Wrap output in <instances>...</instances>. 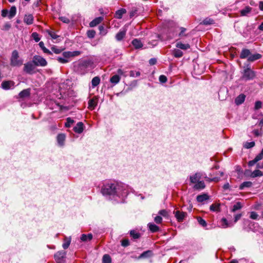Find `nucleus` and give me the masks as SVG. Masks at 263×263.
I'll return each mask as SVG.
<instances>
[{"label": "nucleus", "mask_w": 263, "mask_h": 263, "mask_svg": "<svg viewBox=\"0 0 263 263\" xmlns=\"http://www.w3.org/2000/svg\"><path fill=\"white\" fill-rule=\"evenodd\" d=\"M101 192L104 195L110 197L118 202H122L128 194L127 186L116 182H108L103 185Z\"/></svg>", "instance_id": "f257e3e1"}, {"label": "nucleus", "mask_w": 263, "mask_h": 263, "mask_svg": "<svg viewBox=\"0 0 263 263\" xmlns=\"http://www.w3.org/2000/svg\"><path fill=\"white\" fill-rule=\"evenodd\" d=\"M81 51H65L63 52L62 57H58L57 60L60 63L66 64L70 61V58L72 57H77L80 55Z\"/></svg>", "instance_id": "f03ea898"}, {"label": "nucleus", "mask_w": 263, "mask_h": 263, "mask_svg": "<svg viewBox=\"0 0 263 263\" xmlns=\"http://www.w3.org/2000/svg\"><path fill=\"white\" fill-rule=\"evenodd\" d=\"M91 64L89 60H81L74 65V68L76 71L81 74H84L86 72V69Z\"/></svg>", "instance_id": "7ed1b4c3"}, {"label": "nucleus", "mask_w": 263, "mask_h": 263, "mask_svg": "<svg viewBox=\"0 0 263 263\" xmlns=\"http://www.w3.org/2000/svg\"><path fill=\"white\" fill-rule=\"evenodd\" d=\"M23 60L19 59L18 52L14 50L12 53L10 59V64L12 66H20L23 64Z\"/></svg>", "instance_id": "20e7f679"}, {"label": "nucleus", "mask_w": 263, "mask_h": 263, "mask_svg": "<svg viewBox=\"0 0 263 263\" xmlns=\"http://www.w3.org/2000/svg\"><path fill=\"white\" fill-rule=\"evenodd\" d=\"M243 78L247 80L253 79L256 76L255 72L251 69L250 66L248 64L246 67H244Z\"/></svg>", "instance_id": "39448f33"}, {"label": "nucleus", "mask_w": 263, "mask_h": 263, "mask_svg": "<svg viewBox=\"0 0 263 263\" xmlns=\"http://www.w3.org/2000/svg\"><path fill=\"white\" fill-rule=\"evenodd\" d=\"M32 63L36 66L45 67L47 65V62L40 55H35L33 57Z\"/></svg>", "instance_id": "423d86ee"}, {"label": "nucleus", "mask_w": 263, "mask_h": 263, "mask_svg": "<svg viewBox=\"0 0 263 263\" xmlns=\"http://www.w3.org/2000/svg\"><path fill=\"white\" fill-rule=\"evenodd\" d=\"M174 214H175V217H176V219L179 222L183 221L187 215L186 212L180 211L179 210L174 211Z\"/></svg>", "instance_id": "0eeeda50"}, {"label": "nucleus", "mask_w": 263, "mask_h": 263, "mask_svg": "<svg viewBox=\"0 0 263 263\" xmlns=\"http://www.w3.org/2000/svg\"><path fill=\"white\" fill-rule=\"evenodd\" d=\"M66 253L64 251H59L54 254V259L57 263H64V258Z\"/></svg>", "instance_id": "6e6552de"}, {"label": "nucleus", "mask_w": 263, "mask_h": 263, "mask_svg": "<svg viewBox=\"0 0 263 263\" xmlns=\"http://www.w3.org/2000/svg\"><path fill=\"white\" fill-rule=\"evenodd\" d=\"M34 64L32 62H27L24 64V71L29 74H32L34 70Z\"/></svg>", "instance_id": "1a4fd4ad"}, {"label": "nucleus", "mask_w": 263, "mask_h": 263, "mask_svg": "<svg viewBox=\"0 0 263 263\" xmlns=\"http://www.w3.org/2000/svg\"><path fill=\"white\" fill-rule=\"evenodd\" d=\"M263 159V149H262L260 153L257 155L256 157L251 161L248 162V165L250 166L254 165L256 162Z\"/></svg>", "instance_id": "9d476101"}, {"label": "nucleus", "mask_w": 263, "mask_h": 263, "mask_svg": "<svg viewBox=\"0 0 263 263\" xmlns=\"http://www.w3.org/2000/svg\"><path fill=\"white\" fill-rule=\"evenodd\" d=\"M30 95V89L28 88L26 89H24L22 91H21L18 96L17 97V98L22 99H24L25 98H28Z\"/></svg>", "instance_id": "9b49d317"}, {"label": "nucleus", "mask_w": 263, "mask_h": 263, "mask_svg": "<svg viewBox=\"0 0 263 263\" xmlns=\"http://www.w3.org/2000/svg\"><path fill=\"white\" fill-rule=\"evenodd\" d=\"M14 82L12 81H5L2 83V87L5 90L12 88L14 85Z\"/></svg>", "instance_id": "f8f14e48"}, {"label": "nucleus", "mask_w": 263, "mask_h": 263, "mask_svg": "<svg viewBox=\"0 0 263 263\" xmlns=\"http://www.w3.org/2000/svg\"><path fill=\"white\" fill-rule=\"evenodd\" d=\"M84 130V124L82 122H78L73 127V131L78 134H81Z\"/></svg>", "instance_id": "ddd939ff"}, {"label": "nucleus", "mask_w": 263, "mask_h": 263, "mask_svg": "<svg viewBox=\"0 0 263 263\" xmlns=\"http://www.w3.org/2000/svg\"><path fill=\"white\" fill-rule=\"evenodd\" d=\"M201 179V175L200 173H197L190 176V181L192 183H195L200 181Z\"/></svg>", "instance_id": "4468645a"}, {"label": "nucleus", "mask_w": 263, "mask_h": 263, "mask_svg": "<svg viewBox=\"0 0 263 263\" xmlns=\"http://www.w3.org/2000/svg\"><path fill=\"white\" fill-rule=\"evenodd\" d=\"M34 17L32 14H25L24 17V22L27 25H31L33 23Z\"/></svg>", "instance_id": "2eb2a0df"}, {"label": "nucleus", "mask_w": 263, "mask_h": 263, "mask_svg": "<svg viewBox=\"0 0 263 263\" xmlns=\"http://www.w3.org/2000/svg\"><path fill=\"white\" fill-rule=\"evenodd\" d=\"M103 20V17L102 16H99L95 18L89 23V26L91 27H94L96 26L97 25L101 23Z\"/></svg>", "instance_id": "dca6fc26"}, {"label": "nucleus", "mask_w": 263, "mask_h": 263, "mask_svg": "<svg viewBox=\"0 0 263 263\" xmlns=\"http://www.w3.org/2000/svg\"><path fill=\"white\" fill-rule=\"evenodd\" d=\"M153 256V251L151 250H147L143 252L142 253L140 254V255L138 257V259L141 258H147L151 257Z\"/></svg>", "instance_id": "f3484780"}, {"label": "nucleus", "mask_w": 263, "mask_h": 263, "mask_svg": "<svg viewBox=\"0 0 263 263\" xmlns=\"http://www.w3.org/2000/svg\"><path fill=\"white\" fill-rule=\"evenodd\" d=\"M194 184H195L193 186V189L195 190L200 191L203 189L205 186L204 182L203 181H200Z\"/></svg>", "instance_id": "a211bd4d"}, {"label": "nucleus", "mask_w": 263, "mask_h": 263, "mask_svg": "<svg viewBox=\"0 0 263 263\" xmlns=\"http://www.w3.org/2000/svg\"><path fill=\"white\" fill-rule=\"evenodd\" d=\"M251 53L249 49H243L240 53V58L241 59L249 58Z\"/></svg>", "instance_id": "6ab92c4d"}, {"label": "nucleus", "mask_w": 263, "mask_h": 263, "mask_svg": "<svg viewBox=\"0 0 263 263\" xmlns=\"http://www.w3.org/2000/svg\"><path fill=\"white\" fill-rule=\"evenodd\" d=\"M262 55L259 53H255L254 54H251L249 58L247 59V60L248 62H253L260 59Z\"/></svg>", "instance_id": "aec40b11"}, {"label": "nucleus", "mask_w": 263, "mask_h": 263, "mask_svg": "<svg viewBox=\"0 0 263 263\" xmlns=\"http://www.w3.org/2000/svg\"><path fill=\"white\" fill-rule=\"evenodd\" d=\"M246 96L244 94L239 95L235 100V103L237 105L241 104L245 100Z\"/></svg>", "instance_id": "412c9836"}, {"label": "nucleus", "mask_w": 263, "mask_h": 263, "mask_svg": "<svg viewBox=\"0 0 263 263\" xmlns=\"http://www.w3.org/2000/svg\"><path fill=\"white\" fill-rule=\"evenodd\" d=\"M132 44L136 49H139L142 48L143 46V44L141 41L137 39H135L133 40Z\"/></svg>", "instance_id": "4be33fe9"}, {"label": "nucleus", "mask_w": 263, "mask_h": 263, "mask_svg": "<svg viewBox=\"0 0 263 263\" xmlns=\"http://www.w3.org/2000/svg\"><path fill=\"white\" fill-rule=\"evenodd\" d=\"M65 135L64 134H60L57 136V141L60 146H63L65 140Z\"/></svg>", "instance_id": "5701e85b"}, {"label": "nucleus", "mask_w": 263, "mask_h": 263, "mask_svg": "<svg viewBox=\"0 0 263 263\" xmlns=\"http://www.w3.org/2000/svg\"><path fill=\"white\" fill-rule=\"evenodd\" d=\"M176 47L182 50H187L190 48V45L189 44H183L179 42L176 43Z\"/></svg>", "instance_id": "b1692460"}, {"label": "nucleus", "mask_w": 263, "mask_h": 263, "mask_svg": "<svg viewBox=\"0 0 263 263\" xmlns=\"http://www.w3.org/2000/svg\"><path fill=\"white\" fill-rule=\"evenodd\" d=\"M120 79L121 78L119 75L115 74L110 78V82L115 85L120 82Z\"/></svg>", "instance_id": "393cba45"}, {"label": "nucleus", "mask_w": 263, "mask_h": 263, "mask_svg": "<svg viewBox=\"0 0 263 263\" xmlns=\"http://www.w3.org/2000/svg\"><path fill=\"white\" fill-rule=\"evenodd\" d=\"M209 198V196L206 194L199 195L197 196L196 199L198 202H202L205 200H208Z\"/></svg>", "instance_id": "a878e982"}, {"label": "nucleus", "mask_w": 263, "mask_h": 263, "mask_svg": "<svg viewBox=\"0 0 263 263\" xmlns=\"http://www.w3.org/2000/svg\"><path fill=\"white\" fill-rule=\"evenodd\" d=\"M126 30H120L116 35V39L117 41H121L125 36Z\"/></svg>", "instance_id": "bb28decb"}, {"label": "nucleus", "mask_w": 263, "mask_h": 263, "mask_svg": "<svg viewBox=\"0 0 263 263\" xmlns=\"http://www.w3.org/2000/svg\"><path fill=\"white\" fill-rule=\"evenodd\" d=\"M220 204L219 203H213L210 205V210L212 212H218L220 211Z\"/></svg>", "instance_id": "cd10ccee"}, {"label": "nucleus", "mask_w": 263, "mask_h": 263, "mask_svg": "<svg viewBox=\"0 0 263 263\" xmlns=\"http://www.w3.org/2000/svg\"><path fill=\"white\" fill-rule=\"evenodd\" d=\"M126 11L124 8H121L116 11L115 13V17L117 18L120 19L122 17L124 14L126 13Z\"/></svg>", "instance_id": "c85d7f7f"}, {"label": "nucleus", "mask_w": 263, "mask_h": 263, "mask_svg": "<svg viewBox=\"0 0 263 263\" xmlns=\"http://www.w3.org/2000/svg\"><path fill=\"white\" fill-rule=\"evenodd\" d=\"M252 8L249 6H246L244 9L240 10V14L242 16H246L250 13Z\"/></svg>", "instance_id": "c756f323"}, {"label": "nucleus", "mask_w": 263, "mask_h": 263, "mask_svg": "<svg viewBox=\"0 0 263 263\" xmlns=\"http://www.w3.org/2000/svg\"><path fill=\"white\" fill-rule=\"evenodd\" d=\"M92 239V235L91 233L88 234H82L81 236V240L82 241H90Z\"/></svg>", "instance_id": "7c9ffc66"}, {"label": "nucleus", "mask_w": 263, "mask_h": 263, "mask_svg": "<svg viewBox=\"0 0 263 263\" xmlns=\"http://www.w3.org/2000/svg\"><path fill=\"white\" fill-rule=\"evenodd\" d=\"M39 45L40 47L42 49L43 51L45 53L48 54L49 55L52 54L51 51H50L49 49L46 48L44 46V43L43 42L41 41L39 43Z\"/></svg>", "instance_id": "2f4dec72"}, {"label": "nucleus", "mask_w": 263, "mask_h": 263, "mask_svg": "<svg viewBox=\"0 0 263 263\" xmlns=\"http://www.w3.org/2000/svg\"><path fill=\"white\" fill-rule=\"evenodd\" d=\"M148 227L149 228V230L152 232L155 233L156 232H158L159 230V228L156 224L152 223H149L148 224Z\"/></svg>", "instance_id": "473e14b6"}, {"label": "nucleus", "mask_w": 263, "mask_h": 263, "mask_svg": "<svg viewBox=\"0 0 263 263\" xmlns=\"http://www.w3.org/2000/svg\"><path fill=\"white\" fill-rule=\"evenodd\" d=\"M9 14H8V17L9 18H13L15 15H16V8L15 7V6H12L11 8H10V9L9 10V11L8 12Z\"/></svg>", "instance_id": "72a5a7b5"}, {"label": "nucleus", "mask_w": 263, "mask_h": 263, "mask_svg": "<svg viewBox=\"0 0 263 263\" xmlns=\"http://www.w3.org/2000/svg\"><path fill=\"white\" fill-rule=\"evenodd\" d=\"M219 227L222 228L228 227L229 223L228 220L225 218H222L219 222Z\"/></svg>", "instance_id": "f704fd0d"}, {"label": "nucleus", "mask_w": 263, "mask_h": 263, "mask_svg": "<svg viewBox=\"0 0 263 263\" xmlns=\"http://www.w3.org/2000/svg\"><path fill=\"white\" fill-rule=\"evenodd\" d=\"M97 105V99L96 98H92L90 99L88 101V107L91 109H94L96 106Z\"/></svg>", "instance_id": "c9c22d12"}, {"label": "nucleus", "mask_w": 263, "mask_h": 263, "mask_svg": "<svg viewBox=\"0 0 263 263\" xmlns=\"http://www.w3.org/2000/svg\"><path fill=\"white\" fill-rule=\"evenodd\" d=\"M183 53L182 51L178 49H174L173 50V55L177 58H179L182 57Z\"/></svg>", "instance_id": "e433bc0d"}, {"label": "nucleus", "mask_w": 263, "mask_h": 263, "mask_svg": "<svg viewBox=\"0 0 263 263\" xmlns=\"http://www.w3.org/2000/svg\"><path fill=\"white\" fill-rule=\"evenodd\" d=\"M130 236L134 239H137L140 237V234L135 230H131L129 232Z\"/></svg>", "instance_id": "4c0bfd02"}, {"label": "nucleus", "mask_w": 263, "mask_h": 263, "mask_svg": "<svg viewBox=\"0 0 263 263\" xmlns=\"http://www.w3.org/2000/svg\"><path fill=\"white\" fill-rule=\"evenodd\" d=\"M100 82V79L99 77H94L91 81V85L93 88L97 86Z\"/></svg>", "instance_id": "58836bf2"}, {"label": "nucleus", "mask_w": 263, "mask_h": 263, "mask_svg": "<svg viewBox=\"0 0 263 263\" xmlns=\"http://www.w3.org/2000/svg\"><path fill=\"white\" fill-rule=\"evenodd\" d=\"M71 242V237H66L64 239V242L63 244V248L64 249H67Z\"/></svg>", "instance_id": "ea45409f"}, {"label": "nucleus", "mask_w": 263, "mask_h": 263, "mask_svg": "<svg viewBox=\"0 0 263 263\" xmlns=\"http://www.w3.org/2000/svg\"><path fill=\"white\" fill-rule=\"evenodd\" d=\"M242 204L240 202H237L233 206L232 209H231V212H234L238 210H240L242 208Z\"/></svg>", "instance_id": "a19ab883"}, {"label": "nucleus", "mask_w": 263, "mask_h": 263, "mask_svg": "<svg viewBox=\"0 0 263 263\" xmlns=\"http://www.w3.org/2000/svg\"><path fill=\"white\" fill-rule=\"evenodd\" d=\"M252 185V183L251 181L243 182L239 186L240 190H243L245 187H251Z\"/></svg>", "instance_id": "79ce46f5"}, {"label": "nucleus", "mask_w": 263, "mask_h": 263, "mask_svg": "<svg viewBox=\"0 0 263 263\" xmlns=\"http://www.w3.org/2000/svg\"><path fill=\"white\" fill-rule=\"evenodd\" d=\"M111 259L108 254H105L103 256L102 263H111Z\"/></svg>", "instance_id": "37998d69"}, {"label": "nucleus", "mask_w": 263, "mask_h": 263, "mask_svg": "<svg viewBox=\"0 0 263 263\" xmlns=\"http://www.w3.org/2000/svg\"><path fill=\"white\" fill-rule=\"evenodd\" d=\"M46 31L50 36V37L53 40H55L59 37V35H58L54 31L52 30H47Z\"/></svg>", "instance_id": "c03bdc74"}, {"label": "nucleus", "mask_w": 263, "mask_h": 263, "mask_svg": "<svg viewBox=\"0 0 263 263\" xmlns=\"http://www.w3.org/2000/svg\"><path fill=\"white\" fill-rule=\"evenodd\" d=\"M262 175V172L258 170L254 171L251 174V176L253 178L258 176H261Z\"/></svg>", "instance_id": "a18cd8bd"}, {"label": "nucleus", "mask_w": 263, "mask_h": 263, "mask_svg": "<svg viewBox=\"0 0 263 263\" xmlns=\"http://www.w3.org/2000/svg\"><path fill=\"white\" fill-rule=\"evenodd\" d=\"M74 123V120L70 118H67L66 119V122L65 123V126L66 127H70L71 125Z\"/></svg>", "instance_id": "49530a36"}, {"label": "nucleus", "mask_w": 263, "mask_h": 263, "mask_svg": "<svg viewBox=\"0 0 263 263\" xmlns=\"http://www.w3.org/2000/svg\"><path fill=\"white\" fill-rule=\"evenodd\" d=\"M213 23L214 20L210 18H205L201 23V24L206 25L213 24Z\"/></svg>", "instance_id": "de8ad7c7"}, {"label": "nucleus", "mask_w": 263, "mask_h": 263, "mask_svg": "<svg viewBox=\"0 0 263 263\" xmlns=\"http://www.w3.org/2000/svg\"><path fill=\"white\" fill-rule=\"evenodd\" d=\"M197 221H198V223L202 227H204L206 226V221L203 218H202L201 217H197Z\"/></svg>", "instance_id": "09e8293b"}, {"label": "nucleus", "mask_w": 263, "mask_h": 263, "mask_svg": "<svg viewBox=\"0 0 263 263\" xmlns=\"http://www.w3.org/2000/svg\"><path fill=\"white\" fill-rule=\"evenodd\" d=\"M51 50L55 53L56 54H59L61 52H62L63 49H60V48H58L57 47H56L55 46H53L52 47H51Z\"/></svg>", "instance_id": "8fccbe9b"}, {"label": "nucleus", "mask_w": 263, "mask_h": 263, "mask_svg": "<svg viewBox=\"0 0 263 263\" xmlns=\"http://www.w3.org/2000/svg\"><path fill=\"white\" fill-rule=\"evenodd\" d=\"M31 36L36 42H38L40 40L39 34L37 32H33Z\"/></svg>", "instance_id": "3c124183"}, {"label": "nucleus", "mask_w": 263, "mask_h": 263, "mask_svg": "<svg viewBox=\"0 0 263 263\" xmlns=\"http://www.w3.org/2000/svg\"><path fill=\"white\" fill-rule=\"evenodd\" d=\"M87 36L89 38H93L96 34V31L93 30H88L87 32Z\"/></svg>", "instance_id": "603ef678"}, {"label": "nucleus", "mask_w": 263, "mask_h": 263, "mask_svg": "<svg viewBox=\"0 0 263 263\" xmlns=\"http://www.w3.org/2000/svg\"><path fill=\"white\" fill-rule=\"evenodd\" d=\"M262 102L260 101H257L255 103L254 110H258L261 108Z\"/></svg>", "instance_id": "864d4df0"}, {"label": "nucleus", "mask_w": 263, "mask_h": 263, "mask_svg": "<svg viewBox=\"0 0 263 263\" xmlns=\"http://www.w3.org/2000/svg\"><path fill=\"white\" fill-rule=\"evenodd\" d=\"M140 72L139 71L132 70L130 71V76L132 77H137L140 76Z\"/></svg>", "instance_id": "5fc2aeb1"}, {"label": "nucleus", "mask_w": 263, "mask_h": 263, "mask_svg": "<svg viewBox=\"0 0 263 263\" xmlns=\"http://www.w3.org/2000/svg\"><path fill=\"white\" fill-rule=\"evenodd\" d=\"M225 91H226V90H225V88H221L220 89V90H219V98L221 100H224L225 99L224 97H223L221 96V95L223 93H224Z\"/></svg>", "instance_id": "6e6d98bb"}, {"label": "nucleus", "mask_w": 263, "mask_h": 263, "mask_svg": "<svg viewBox=\"0 0 263 263\" xmlns=\"http://www.w3.org/2000/svg\"><path fill=\"white\" fill-rule=\"evenodd\" d=\"M255 146V142L254 141L247 142L244 145L245 148H252Z\"/></svg>", "instance_id": "4d7b16f0"}, {"label": "nucleus", "mask_w": 263, "mask_h": 263, "mask_svg": "<svg viewBox=\"0 0 263 263\" xmlns=\"http://www.w3.org/2000/svg\"><path fill=\"white\" fill-rule=\"evenodd\" d=\"M129 244V241L127 239H124L121 241V245L124 247L128 246Z\"/></svg>", "instance_id": "13d9d810"}, {"label": "nucleus", "mask_w": 263, "mask_h": 263, "mask_svg": "<svg viewBox=\"0 0 263 263\" xmlns=\"http://www.w3.org/2000/svg\"><path fill=\"white\" fill-rule=\"evenodd\" d=\"M253 134L256 137L260 136L262 135V130L261 129L260 130L258 129H254L253 130Z\"/></svg>", "instance_id": "bf43d9fd"}, {"label": "nucleus", "mask_w": 263, "mask_h": 263, "mask_svg": "<svg viewBox=\"0 0 263 263\" xmlns=\"http://www.w3.org/2000/svg\"><path fill=\"white\" fill-rule=\"evenodd\" d=\"M99 29L100 32V34L104 35L106 34L107 31L105 29L104 27L103 26H100L99 27Z\"/></svg>", "instance_id": "052dcab7"}, {"label": "nucleus", "mask_w": 263, "mask_h": 263, "mask_svg": "<svg viewBox=\"0 0 263 263\" xmlns=\"http://www.w3.org/2000/svg\"><path fill=\"white\" fill-rule=\"evenodd\" d=\"M155 222L157 224H160L162 221V218L160 216H157L154 219Z\"/></svg>", "instance_id": "680f3d73"}, {"label": "nucleus", "mask_w": 263, "mask_h": 263, "mask_svg": "<svg viewBox=\"0 0 263 263\" xmlns=\"http://www.w3.org/2000/svg\"><path fill=\"white\" fill-rule=\"evenodd\" d=\"M258 217V215L255 212H251L250 217L252 219H257Z\"/></svg>", "instance_id": "e2e57ef3"}, {"label": "nucleus", "mask_w": 263, "mask_h": 263, "mask_svg": "<svg viewBox=\"0 0 263 263\" xmlns=\"http://www.w3.org/2000/svg\"><path fill=\"white\" fill-rule=\"evenodd\" d=\"M242 215L240 213L237 214L236 215H234V222L236 223L238 220H239L241 217Z\"/></svg>", "instance_id": "0e129e2a"}, {"label": "nucleus", "mask_w": 263, "mask_h": 263, "mask_svg": "<svg viewBox=\"0 0 263 263\" xmlns=\"http://www.w3.org/2000/svg\"><path fill=\"white\" fill-rule=\"evenodd\" d=\"M159 81L161 82V83H165L166 81H167V78L166 76H164V75H161L160 77H159Z\"/></svg>", "instance_id": "69168bd1"}, {"label": "nucleus", "mask_w": 263, "mask_h": 263, "mask_svg": "<svg viewBox=\"0 0 263 263\" xmlns=\"http://www.w3.org/2000/svg\"><path fill=\"white\" fill-rule=\"evenodd\" d=\"M158 214L163 217H166L167 216V212L165 210H160Z\"/></svg>", "instance_id": "338daca9"}, {"label": "nucleus", "mask_w": 263, "mask_h": 263, "mask_svg": "<svg viewBox=\"0 0 263 263\" xmlns=\"http://www.w3.org/2000/svg\"><path fill=\"white\" fill-rule=\"evenodd\" d=\"M60 19L62 22H63V23H65L68 24L70 22L69 19L66 17L62 16V17H60Z\"/></svg>", "instance_id": "774afa93"}]
</instances>
